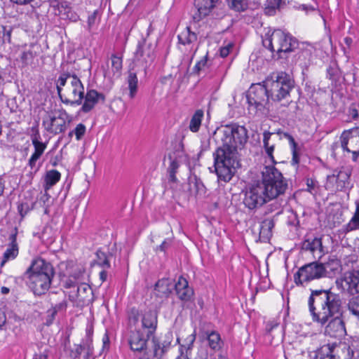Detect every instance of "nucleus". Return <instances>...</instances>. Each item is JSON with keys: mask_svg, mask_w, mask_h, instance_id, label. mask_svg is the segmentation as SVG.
Masks as SVG:
<instances>
[{"mask_svg": "<svg viewBox=\"0 0 359 359\" xmlns=\"http://www.w3.org/2000/svg\"><path fill=\"white\" fill-rule=\"evenodd\" d=\"M30 210L27 203H20L18 205V210L22 217H24Z\"/></svg>", "mask_w": 359, "mask_h": 359, "instance_id": "58", "label": "nucleus"}, {"mask_svg": "<svg viewBox=\"0 0 359 359\" xmlns=\"http://www.w3.org/2000/svg\"><path fill=\"white\" fill-rule=\"evenodd\" d=\"M340 141L344 151L359 149V127L344 130L340 136Z\"/></svg>", "mask_w": 359, "mask_h": 359, "instance_id": "16", "label": "nucleus"}, {"mask_svg": "<svg viewBox=\"0 0 359 359\" xmlns=\"http://www.w3.org/2000/svg\"><path fill=\"white\" fill-rule=\"evenodd\" d=\"M208 345L214 351H218L221 348V337L219 333L212 331L208 335Z\"/></svg>", "mask_w": 359, "mask_h": 359, "instance_id": "41", "label": "nucleus"}, {"mask_svg": "<svg viewBox=\"0 0 359 359\" xmlns=\"http://www.w3.org/2000/svg\"><path fill=\"white\" fill-rule=\"evenodd\" d=\"M97 13H98V11L96 10L92 14H90L88 18L87 23H88V29L89 32L91 31V29L93 28L94 25L96 23Z\"/></svg>", "mask_w": 359, "mask_h": 359, "instance_id": "59", "label": "nucleus"}, {"mask_svg": "<svg viewBox=\"0 0 359 359\" xmlns=\"http://www.w3.org/2000/svg\"><path fill=\"white\" fill-rule=\"evenodd\" d=\"M222 145L214 153L215 172L219 180L229 182L240 166L238 149H242L248 140V130L237 124L227 125L223 130Z\"/></svg>", "mask_w": 359, "mask_h": 359, "instance_id": "1", "label": "nucleus"}, {"mask_svg": "<svg viewBox=\"0 0 359 359\" xmlns=\"http://www.w3.org/2000/svg\"><path fill=\"white\" fill-rule=\"evenodd\" d=\"M74 74H71L70 73H64L62 74L57 81V91L58 96L60 99H62V95L61 93L62 87L65 86L67 81L68 79H70V81L72 80V76Z\"/></svg>", "mask_w": 359, "mask_h": 359, "instance_id": "45", "label": "nucleus"}, {"mask_svg": "<svg viewBox=\"0 0 359 359\" xmlns=\"http://www.w3.org/2000/svg\"><path fill=\"white\" fill-rule=\"evenodd\" d=\"M273 135V133H270L269 131H264L263 133V143H264V148L265 150L266 154L271 159V162L273 163H275V159L273 155L275 144L273 142H270V140L271 139V136Z\"/></svg>", "mask_w": 359, "mask_h": 359, "instance_id": "34", "label": "nucleus"}, {"mask_svg": "<svg viewBox=\"0 0 359 359\" xmlns=\"http://www.w3.org/2000/svg\"><path fill=\"white\" fill-rule=\"evenodd\" d=\"M79 276L71 275L62 280V286L66 289L76 290L79 285Z\"/></svg>", "mask_w": 359, "mask_h": 359, "instance_id": "46", "label": "nucleus"}, {"mask_svg": "<svg viewBox=\"0 0 359 359\" xmlns=\"http://www.w3.org/2000/svg\"><path fill=\"white\" fill-rule=\"evenodd\" d=\"M135 57L137 61L142 62L145 68H147L155 59L154 47L152 43H147L144 38L140 40L137 43Z\"/></svg>", "mask_w": 359, "mask_h": 359, "instance_id": "13", "label": "nucleus"}, {"mask_svg": "<svg viewBox=\"0 0 359 359\" xmlns=\"http://www.w3.org/2000/svg\"><path fill=\"white\" fill-rule=\"evenodd\" d=\"M187 287H189L188 281L183 277H180L177 282L174 284V288L176 292H179L180 290H184Z\"/></svg>", "mask_w": 359, "mask_h": 359, "instance_id": "54", "label": "nucleus"}, {"mask_svg": "<svg viewBox=\"0 0 359 359\" xmlns=\"http://www.w3.org/2000/svg\"><path fill=\"white\" fill-rule=\"evenodd\" d=\"M284 40H285V32L281 29H275L271 34L268 32L265 34L262 43L265 48L271 52H276L278 57L283 58L284 56L281 55V50Z\"/></svg>", "mask_w": 359, "mask_h": 359, "instance_id": "12", "label": "nucleus"}, {"mask_svg": "<svg viewBox=\"0 0 359 359\" xmlns=\"http://www.w3.org/2000/svg\"><path fill=\"white\" fill-rule=\"evenodd\" d=\"M219 0H195L194 6L197 9V13L194 18L199 21L202 18L208 16L212 9L216 6Z\"/></svg>", "mask_w": 359, "mask_h": 359, "instance_id": "22", "label": "nucleus"}, {"mask_svg": "<svg viewBox=\"0 0 359 359\" xmlns=\"http://www.w3.org/2000/svg\"><path fill=\"white\" fill-rule=\"evenodd\" d=\"M67 97H62L61 101L67 104L80 105L84 98V86L79 78L74 74L70 85L66 89Z\"/></svg>", "mask_w": 359, "mask_h": 359, "instance_id": "8", "label": "nucleus"}, {"mask_svg": "<svg viewBox=\"0 0 359 359\" xmlns=\"http://www.w3.org/2000/svg\"><path fill=\"white\" fill-rule=\"evenodd\" d=\"M13 27L9 25H2L0 29V37L2 38V41L4 43H11V34L13 32Z\"/></svg>", "mask_w": 359, "mask_h": 359, "instance_id": "48", "label": "nucleus"}, {"mask_svg": "<svg viewBox=\"0 0 359 359\" xmlns=\"http://www.w3.org/2000/svg\"><path fill=\"white\" fill-rule=\"evenodd\" d=\"M57 14L61 19L69 20L72 22H76L79 18V15L72 10V8L67 1L63 4V6H61V11H59Z\"/></svg>", "mask_w": 359, "mask_h": 359, "instance_id": "36", "label": "nucleus"}, {"mask_svg": "<svg viewBox=\"0 0 359 359\" xmlns=\"http://www.w3.org/2000/svg\"><path fill=\"white\" fill-rule=\"evenodd\" d=\"M282 0H266L265 4V13L267 15H273L277 9L281 8Z\"/></svg>", "mask_w": 359, "mask_h": 359, "instance_id": "44", "label": "nucleus"}, {"mask_svg": "<svg viewBox=\"0 0 359 359\" xmlns=\"http://www.w3.org/2000/svg\"><path fill=\"white\" fill-rule=\"evenodd\" d=\"M178 298L182 301L188 302L194 295V290L191 287H187L184 290H180L179 292H176Z\"/></svg>", "mask_w": 359, "mask_h": 359, "instance_id": "50", "label": "nucleus"}, {"mask_svg": "<svg viewBox=\"0 0 359 359\" xmlns=\"http://www.w3.org/2000/svg\"><path fill=\"white\" fill-rule=\"evenodd\" d=\"M60 173L56 170L48 171L45 177V189L48 190L54 186L60 180Z\"/></svg>", "mask_w": 359, "mask_h": 359, "instance_id": "39", "label": "nucleus"}, {"mask_svg": "<svg viewBox=\"0 0 359 359\" xmlns=\"http://www.w3.org/2000/svg\"><path fill=\"white\" fill-rule=\"evenodd\" d=\"M340 316H335L327 322L328 324L325 327V333L327 335L337 338L346 334L345 323Z\"/></svg>", "mask_w": 359, "mask_h": 359, "instance_id": "18", "label": "nucleus"}, {"mask_svg": "<svg viewBox=\"0 0 359 359\" xmlns=\"http://www.w3.org/2000/svg\"><path fill=\"white\" fill-rule=\"evenodd\" d=\"M41 136L38 130H35L34 133L31 135V140L32 144L34 147V152L31 156L29 161L28 165L30 167L31 170L36 172L38 171L39 166H36V161L40 158V157L43 154L46 148V144L40 141Z\"/></svg>", "mask_w": 359, "mask_h": 359, "instance_id": "15", "label": "nucleus"}, {"mask_svg": "<svg viewBox=\"0 0 359 359\" xmlns=\"http://www.w3.org/2000/svg\"><path fill=\"white\" fill-rule=\"evenodd\" d=\"M317 182L313 179L307 178L306 179V186L307 189L306 191L313 193V191L315 190V188L316 187Z\"/></svg>", "mask_w": 359, "mask_h": 359, "instance_id": "64", "label": "nucleus"}, {"mask_svg": "<svg viewBox=\"0 0 359 359\" xmlns=\"http://www.w3.org/2000/svg\"><path fill=\"white\" fill-rule=\"evenodd\" d=\"M327 77L332 81H337L339 79V70L334 67H329L327 69Z\"/></svg>", "mask_w": 359, "mask_h": 359, "instance_id": "52", "label": "nucleus"}, {"mask_svg": "<svg viewBox=\"0 0 359 359\" xmlns=\"http://www.w3.org/2000/svg\"><path fill=\"white\" fill-rule=\"evenodd\" d=\"M345 229L347 232L359 229V203H357L355 212L349 222L346 225Z\"/></svg>", "mask_w": 359, "mask_h": 359, "instance_id": "42", "label": "nucleus"}, {"mask_svg": "<svg viewBox=\"0 0 359 359\" xmlns=\"http://www.w3.org/2000/svg\"><path fill=\"white\" fill-rule=\"evenodd\" d=\"M308 307L313 321L323 326L331 318L341 315L342 302L339 295L331 289L311 290Z\"/></svg>", "mask_w": 359, "mask_h": 359, "instance_id": "2", "label": "nucleus"}, {"mask_svg": "<svg viewBox=\"0 0 359 359\" xmlns=\"http://www.w3.org/2000/svg\"><path fill=\"white\" fill-rule=\"evenodd\" d=\"M67 307V304L65 300L55 304V306H52L50 309L52 311H55L56 313H57L60 311H66Z\"/></svg>", "mask_w": 359, "mask_h": 359, "instance_id": "60", "label": "nucleus"}, {"mask_svg": "<svg viewBox=\"0 0 359 359\" xmlns=\"http://www.w3.org/2000/svg\"><path fill=\"white\" fill-rule=\"evenodd\" d=\"M54 276L24 273L23 278L27 285L35 295L44 294L50 288Z\"/></svg>", "mask_w": 359, "mask_h": 359, "instance_id": "9", "label": "nucleus"}, {"mask_svg": "<svg viewBox=\"0 0 359 359\" xmlns=\"http://www.w3.org/2000/svg\"><path fill=\"white\" fill-rule=\"evenodd\" d=\"M86 133V126L83 123H79L74 129V133L77 140H80Z\"/></svg>", "mask_w": 359, "mask_h": 359, "instance_id": "56", "label": "nucleus"}, {"mask_svg": "<svg viewBox=\"0 0 359 359\" xmlns=\"http://www.w3.org/2000/svg\"><path fill=\"white\" fill-rule=\"evenodd\" d=\"M65 1H60L58 0H52L50 3V8L53 10V12L55 15H57V13L59 12V11H61V6H63V4H65Z\"/></svg>", "mask_w": 359, "mask_h": 359, "instance_id": "57", "label": "nucleus"}, {"mask_svg": "<svg viewBox=\"0 0 359 359\" xmlns=\"http://www.w3.org/2000/svg\"><path fill=\"white\" fill-rule=\"evenodd\" d=\"M172 241L170 239H165L159 246L156 248V251L160 250L165 252V251L170 247Z\"/></svg>", "mask_w": 359, "mask_h": 359, "instance_id": "63", "label": "nucleus"}, {"mask_svg": "<svg viewBox=\"0 0 359 359\" xmlns=\"http://www.w3.org/2000/svg\"><path fill=\"white\" fill-rule=\"evenodd\" d=\"M16 233L10 235L11 243L3 255V259L1 262L2 267L8 260L15 259L18 255V246L16 241Z\"/></svg>", "mask_w": 359, "mask_h": 359, "instance_id": "27", "label": "nucleus"}, {"mask_svg": "<svg viewBox=\"0 0 359 359\" xmlns=\"http://www.w3.org/2000/svg\"><path fill=\"white\" fill-rule=\"evenodd\" d=\"M56 315H57V313H55V311H52L50 309H48L47 311V316H46V320L45 324L47 326H49L51 324H53Z\"/></svg>", "mask_w": 359, "mask_h": 359, "instance_id": "61", "label": "nucleus"}, {"mask_svg": "<svg viewBox=\"0 0 359 359\" xmlns=\"http://www.w3.org/2000/svg\"><path fill=\"white\" fill-rule=\"evenodd\" d=\"M324 272L323 263L317 261L313 262L304 264L298 269L294 275V282L297 285H303L304 283L324 278Z\"/></svg>", "mask_w": 359, "mask_h": 359, "instance_id": "7", "label": "nucleus"}, {"mask_svg": "<svg viewBox=\"0 0 359 359\" xmlns=\"http://www.w3.org/2000/svg\"><path fill=\"white\" fill-rule=\"evenodd\" d=\"M208 64V55L204 56L200 61H198L193 68V73L199 74L201 72L204 71L207 67Z\"/></svg>", "mask_w": 359, "mask_h": 359, "instance_id": "51", "label": "nucleus"}, {"mask_svg": "<svg viewBox=\"0 0 359 359\" xmlns=\"http://www.w3.org/2000/svg\"><path fill=\"white\" fill-rule=\"evenodd\" d=\"M203 117V111L201 109H198L195 111L194 115L192 116L190 123H189V129L193 133H196L199 130L202 118Z\"/></svg>", "mask_w": 359, "mask_h": 359, "instance_id": "38", "label": "nucleus"}, {"mask_svg": "<svg viewBox=\"0 0 359 359\" xmlns=\"http://www.w3.org/2000/svg\"><path fill=\"white\" fill-rule=\"evenodd\" d=\"M170 346V342L162 341L154 335L151 337V344L149 351L151 352V359H161Z\"/></svg>", "mask_w": 359, "mask_h": 359, "instance_id": "21", "label": "nucleus"}, {"mask_svg": "<svg viewBox=\"0 0 359 359\" xmlns=\"http://www.w3.org/2000/svg\"><path fill=\"white\" fill-rule=\"evenodd\" d=\"M302 250L310 251L313 254L318 252V258L320 259L323 255V246L322 245V239L320 238H307L302 243Z\"/></svg>", "mask_w": 359, "mask_h": 359, "instance_id": "26", "label": "nucleus"}, {"mask_svg": "<svg viewBox=\"0 0 359 359\" xmlns=\"http://www.w3.org/2000/svg\"><path fill=\"white\" fill-rule=\"evenodd\" d=\"M263 83L266 85L271 100L278 102L289 98L295 85L292 76L285 72L271 73Z\"/></svg>", "mask_w": 359, "mask_h": 359, "instance_id": "4", "label": "nucleus"}, {"mask_svg": "<svg viewBox=\"0 0 359 359\" xmlns=\"http://www.w3.org/2000/svg\"><path fill=\"white\" fill-rule=\"evenodd\" d=\"M208 350L205 346H199L197 349L196 355L191 357V359H208Z\"/></svg>", "mask_w": 359, "mask_h": 359, "instance_id": "53", "label": "nucleus"}, {"mask_svg": "<svg viewBox=\"0 0 359 359\" xmlns=\"http://www.w3.org/2000/svg\"><path fill=\"white\" fill-rule=\"evenodd\" d=\"M233 43H229L226 46L222 47L219 50L221 57H226L228 56L230 53V50L233 48Z\"/></svg>", "mask_w": 359, "mask_h": 359, "instance_id": "62", "label": "nucleus"}, {"mask_svg": "<svg viewBox=\"0 0 359 359\" xmlns=\"http://www.w3.org/2000/svg\"><path fill=\"white\" fill-rule=\"evenodd\" d=\"M315 359H334L332 357V353H330L329 347H326L325 350L322 349L320 352L318 353Z\"/></svg>", "mask_w": 359, "mask_h": 359, "instance_id": "55", "label": "nucleus"}, {"mask_svg": "<svg viewBox=\"0 0 359 359\" xmlns=\"http://www.w3.org/2000/svg\"><path fill=\"white\" fill-rule=\"evenodd\" d=\"M336 285L351 296H359V270L346 272L342 278L336 280Z\"/></svg>", "mask_w": 359, "mask_h": 359, "instance_id": "10", "label": "nucleus"}, {"mask_svg": "<svg viewBox=\"0 0 359 359\" xmlns=\"http://www.w3.org/2000/svg\"><path fill=\"white\" fill-rule=\"evenodd\" d=\"M350 176L351 170L349 169H341L337 175L333 174L327 176V179L330 181L334 180L336 182L339 184V186L344 187L346 182L348 181Z\"/></svg>", "mask_w": 359, "mask_h": 359, "instance_id": "37", "label": "nucleus"}, {"mask_svg": "<svg viewBox=\"0 0 359 359\" xmlns=\"http://www.w3.org/2000/svg\"><path fill=\"white\" fill-rule=\"evenodd\" d=\"M151 337L144 333L140 329L130 330L128 337V343L133 352L142 353L147 348V341Z\"/></svg>", "mask_w": 359, "mask_h": 359, "instance_id": "14", "label": "nucleus"}, {"mask_svg": "<svg viewBox=\"0 0 359 359\" xmlns=\"http://www.w3.org/2000/svg\"><path fill=\"white\" fill-rule=\"evenodd\" d=\"M126 81L129 89V97L130 99H133L137 93L138 88V79L136 72L132 69L129 70Z\"/></svg>", "mask_w": 359, "mask_h": 359, "instance_id": "33", "label": "nucleus"}, {"mask_svg": "<svg viewBox=\"0 0 359 359\" xmlns=\"http://www.w3.org/2000/svg\"><path fill=\"white\" fill-rule=\"evenodd\" d=\"M274 225V221L271 218H266L261 222L259 238L263 242H267L270 240L272 236V229H273Z\"/></svg>", "mask_w": 359, "mask_h": 359, "instance_id": "28", "label": "nucleus"}, {"mask_svg": "<svg viewBox=\"0 0 359 359\" xmlns=\"http://www.w3.org/2000/svg\"><path fill=\"white\" fill-rule=\"evenodd\" d=\"M262 179L257 180L271 201L283 195L288 188L287 180L274 165L264 166Z\"/></svg>", "mask_w": 359, "mask_h": 359, "instance_id": "3", "label": "nucleus"}, {"mask_svg": "<svg viewBox=\"0 0 359 359\" xmlns=\"http://www.w3.org/2000/svg\"><path fill=\"white\" fill-rule=\"evenodd\" d=\"M111 67L114 74L118 73L119 74L121 70L122 69V57L118 56L116 54H113L111 56Z\"/></svg>", "mask_w": 359, "mask_h": 359, "instance_id": "49", "label": "nucleus"}, {"mask_svg": "<svg viewBox=\"0 0 359 359\" xmlns=\"http://www.w3.org/2000/svg\"><path fill=\"white\" fill-rule=\"evenodd\" d=\"M323 267L325 269L323 273L324 277H332L339 271L340 262L337 259H330L328 262L323 263Z\"/></svg>", "mask_w": 359, "mask_h": 359, "instance_id": "35", "label": "nucleus"}, {"mask_svg": "<svg viewBox=\"0 0 359 359\" xmlns=\"http://www.w3.org/2000/svg\"><path fill=\"white\" fill-rule=\"evenodd\" d=\"M84 102L81 108V111L83 113H88L101 100L102 102L105 100V95L102 93H98L97 90L90 89L88 90L84 95Z\"/></svg>", "mask_w": 359, "mask_h": 359, "instance_id": "20", "label": "nucleus"}, {"mask_svg": "<svg viewBox=\"0 0 359 359\" xmlns=\"http://www.w3.org/2000/svg\"><path fill=\"white\" fill-rule=\"evenodd\" d=\"M69 299L77 306L91 303L93 302V290L89 285L80 283L76 290L69 291Z\"/></svg>", "mask_w": 359, "mask_h": 359, "instance_id": "11", "label": "nucleus"}, {"mask_svg": "<svg viewBox=\"0 0 359 359\" xmlns=\"http://www.w3.org/2000/svg\"><path fill=\"white\" fill-rule=\"evenodd\" d=\"M113 257L111 252L107 250L104 251L100 249L96 252V262L97 264L102 267L104 269H109L111 267L110 259Z\"/></svg>", "mask_w": 359, "mask_h": 359, "instance_id": "32", "label": "nucleus"}, {"mask_svg": "<svg viewBox=\"0 0 359 359\" xmlns=\"http://www.w3.org/2000/svg\"><path fill=\"white\" fill-rule=\"evenodd\" d=\"M282 44L283 49L281 50V55H287L294 52L299 48V45L298 40L287 32H285V40H284Z\"/></svg>", "mask_w": 359, "mask_h": 359, "instance_id": "30", "label": "nucleus"}, {"mask_svg": "<svg viewBox=\"0 0 359 359\" xmlns=\"http://www.w3.org/2000/svg\"><path fill=\"white\" fill-rule=\"evenodd\" d=\"M174 289V283L170 279L162 278L156 284L154 290L158 292L160 297L168 296Z\"/></svg>", "mask_w": 359, "mask_h": 359, "instance_id": "29", "label": "nucleus"}, {"mask_svg": "<svg viewBox=\"0 0 359 359\" xmlns=\"http://www.w3.org/2000/svg\"><path fill=\"white\" fill-rule=\"evenodd\" d=\"M330 353H332L334 359H351L353 351L350 346L344 342L338 344L328 345Z\"/></svg>", "mask_w": 359, "mask_h": 359, "instance_id": "23", "label": "nucleus"}, {"mask_svg": "<svg viewBox=\"0 0 359 359\" xmlns=\"http://www.w3.org/2000/svg\"><path fill=\"white\" fill-rule=\"evenodd\" d=\"M22 48L20 59L22 66L26 67L32 64L34 58L39 55L41 46L38 43H31L25 45Z\"/></svg>", "mask_w": 359, "mask_h": 359, "instance_id": "19", "label": "nucleus"}, {"mask_svg": "<svg viewBox=\"0 0 359 359\" xmlns=\"http://www.w3.org/2000/svg\"><path fill=\"white\" fill-rule=\"evenodd\" d=\"M348 310L359 320V295L353 296L348 299Z\"/></svg>", "mask_w": 359, "mask_h": 359, "instance_id": "43", "label": "nucleus"}, {"mask_svg": "<svg viewBox=\"0 0 359 359\" xmlns=\"http://www.w3.org/2000/svg\"><path fill=\"white\" fill-rule=\"evenodd\" d=\"M229 8L236 12H243L248 8L249 0H227Z\"/></svg>", "mask_w": 359, "mask_h": 359, "instance_id": "40", "label": "nucleus"}, {"mask_svg": "<svg viewBox=\"0 0 359 359\" xmlns=\"http://www.w3.org/2000/svg\"><path fill=\"white\" fill-rule=\"evenodd\" d=\"M264 190L257 180L247 186L243 201L244 205L249 210H254L270 201Z\"/></svg>", "mask_w": 359, "mask_h": 359, "instance_id": "6", "label": "nucleus"}, {"mask_svg": "<svg viewBox=\"0 0 359 359\" xmlns=\"http://www.w3.org/2000/svg\"><path fill=\"white\" fill-rule=\"evenodd\" d=\"M158 314L156 311L149 310L147 311L142 319V328L147 329V337L154 334L157 327Z\"/></svg>", "mask_w": 359, "mask_h": 359, "instance_id": "24", "label": "nucleus"}, {"mask_svg": "<svg viewBox=\"0 0 359 359\" xmlns=\"http://www.w3.org/2000/svg\"><path fill=\"white\" fill-rule=\"evenodd\" d=\"M43 125L46 127V130L55 135L63 133L66 130L65 121L60 117L48 116V119L43 121Z\"/></svg>", "mask_w": 359, "mask_h": 359, "instance_id": "25", "label": "nucleus"}, {"mask_svg": "<svg viewBox=\"0 0 359 359\" xmlns=\"http://www.w3.org/2000/svg\"><path fill=\"white\" fill-rule=\"evenodd\" d=\"M25 273L36 275H55V271L52 264L41 257L34 259Z\"/></svg>", "mask_w": 359, "mask_h": 359, "instance_id": "17", "label": "nucleus"}, {"mask_svg": "<svg viewBox=\"0 0 359 359\" xmlns=\"http://www.w3.org/2000/svg\"><path fill=\"white\" fill-rule=\"evenodd\" d=\"M249 113L258 117L267 116L270 111L269 91L263 82L252 86L246 95Z\"/></svg>", "mask_w": 359, "mask_h": 359, "instance_id": "5", "label": "nucleus"}, {"mask_svg": "<svg viewBox=\"0 0 359 359\" xmlns=\"http://www.w3.org/2000/svg\"><path fill=\"white\" fill-rule=\"evenodd\" d=\"M191 189H194L196 195H203L205 194V187L201 180L196 176L194 177V181L190 182Z\"/></svg>", "mask_w": 359, "mask_h": 359, "instance_id": "47", "label": "nucleus"}, {"mask_svg": "<svg viewBox=\"0 0 359 359\" xmlns=\"http://www.w3.org/2000/svg\"><path fill=\"white\" fill-rule=\"evenodd\" d=\"M179 43L182 45H191L197 41V34L187 27L177 36Z\"/></svg>", "mask_w": 359, "mask_h": 359, "instance_id": "31", "label": "nucleus"}]
</instances>
